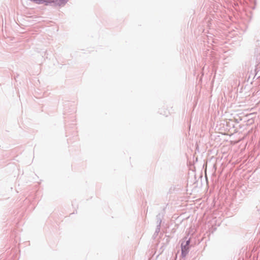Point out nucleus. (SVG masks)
<instances>
[{"instance_id":"f03ea898","label":"nucleus","mask_w":260,"mask_h":260,"mask_svg":"<svg viewBox=\"0 0 260 260\" xmlns=\"http://www.w3.org/2000/svg\"><path fill=\"white\" fill-rule=\"evenodd\" d=\"M160 222L159 223V225L157 226V228L156 230V232L158 233L159 231V226H160Z\"/></svg>"},{"instance_id":"f257e3e1","label":"nucleus","mask_w":260,"mask_h":260,"mask_svg":"<svg viewBox=\"0 0 260 260\" xmlns=\"http://www.w3.org/2000/svg\"><path fill=\"white\" fill-rule=\"evenodd\" d=\"M190 243V240L188 239L186 240L185 244L182 243L181 244V251H182V256L184 257L186 255V254L188 252V245Z\"/></svg>"}]
</instances>
